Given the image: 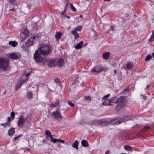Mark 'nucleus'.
Segmentation results:
<instances>
[{
    "label": "nucleus",
    "instance_id": "nucleus-8",
    "mask_svg": "<svg viewBox=\"0 0 154 154\" xmlns=\"http://www.w3.org/2000/svg\"><path fill=\"white\" fill-rule=\"evenodd\" d=\"M53 118L58 121H60L62 119V116L59 111H56L51 114Z\"/></svg>",
    "mask_w": 154,
    "mask_h": 154
},
{
    "label": "nucleus",
    "instance_id": "nucleus-17",
    "mask_svg": "<svg viewBox=\"0 0 154 154\" xmlns=\"http://www.w3.org/2000/svg\"><path fill=\"white\" fill-rule=\"evenodd\" d=\"M59 103V99H57L56 101L54 102H52L50 105V106L51 107H56Z\"/></svg>",
    "mask_w": 154,
    "mask_h": 154
},
{
    "label": "nucleus",
    "instance_id": "nucleus-62",
    "mask_svg": "<svg viewBox=\"0 0 154 154\" xmlns=\"http://www.w3.org/2000/svg\"><path fill=\"white\" fill-rule=\"evenodd\" d=\"M152 56L154 58V52L152 53Z\"/></svg>",
    "mask_w": 154,
    "mask_h": 154
},
{
    "label": "nucleus",
    "instance_id": "nucleus-43",
    "mask_svg": "<svg viewBox=\"0 0 154 154\" xmlns=\"http://www.w3.org/2000/svg\"><path fill=\"white\" fill-rule=\"evenodd\" d=\"M71 4V3H67L66 4L65 8H66V9H67L68 8H69V7H70V4Z\"/></svg>",
    "mask_w": 154,
    "mask_h": 154
},
{
    "label": "nucleus",
    "instance_id": "nucleus-14",
    "mask_svg": "<svg viewBox=\"0 0 154 154\" xmlns=\"http://www.w3.org/2000/svg\"><path fill=\"white\" fill-rule=\"evenodd\" d=\"M15 133V128H12L9 129L8 131V134L10 137L12 136Z\"/></svg>",
    "mask_w": 154,
    "mask_h": 154
},
{
    "label": "nucleus",
    "instance_id": "nucleus-38",
    "mask_svg": "<svg viewBox=\"0 0 154 154\" xmlns=\"http://www.w3.org/2000/svg\"><path fill=\"white\" fill-rule=\"evenodd\" d=\"M58 139H57L55 138H53L52 137L51 138V141L52 142H53L54 143H55L58 142Z\"/></svg>",
    "mask_w": 154,
    "mask_h": 154
},
{
    "label": "nucleus",
    "instance_id": "nucleus-2",
    "mask_svg": "<svg viewBox=\"0 0 154 154\" xmlns=\"http://www.w3.org/2000/svg\"><path fill=\"white\" fill-rule=\"evenodd\" d=\"M37 50L44 56L49 55L51 51V48L48 45L45 44L41 45Z\"/></svg>",
    "mask_w": 154,
    "mask_h": 154
},
{
    "label": "nucleus",
    "instance_id": "nucleus-28",
    "mask_svg": "<svg viewBox=\"0 0 154 154\" xmlns=\"http://www.w3.org/2000/svg\"><path fill=\"white\" fill-rule=\"evenodd\" d=\"M117 99L115 97H113L110 98L109 100L111 103H116V101L117 100Z\"/></svg>",
    "mask_w": 154,
    "mask_h": 154
},
{
    "label": "nucleus",
    "instance_id": "nucleus-35",
    "mask_svg": "<svg viewBox=\"0 0 154 154\" xmlns=\"http://www.w3.org/2000/svg\"><path fill=\"white\" fill-rule=\"evenodd\" d=\"M54 81L56 83L58 84L60 86H61V82L60 81L59 79L57 78H55L54 79Z\"/></svg>",
    "mask_w": 154,
    "mask_h": 154
},
{
    "label": "nucleus",
    "instance_id": "nucleus-31",
    "mask_svg": "<svg viewBox=\"0 0 154 154\" xmlns=\"http://www.w3.org/2000/svg\"><path fill=\"white\" fill-rule=\"evenodd\" d=\"M124 149L127 151H132V148L129 146H125Z\"/></svg>",
    "mask_w": 154,
    "mask_h": 154
},
{
    "label": "nucleus",
    "instance_id": "nucleus-19",
    "mask_svg": "<svg viewBox=\"0 0 154 154\" xmlns=\"http://www.w3.org/2000/svg\"><path fill=\"white\" fill-rule=\"evenodd\" d=\"M83 42L82 41H81L79 43H78L77 45L75 46V48L76 49H79L81 48L82 47V46L83 45Z\"/></svg>",
    "mask_w": 154,
    "mask_h": 154
},
{
    "label": "nucleus",
    "instance_id": "nucleus-20",
    "mask_svg": "<svg viewBox=\"0 0 154 154\" xmlns=\"http://www.w3.org/2000/svg\"><path fill=\"white\" fill-rule=\"evenodd\" d=\"M57 63L59 66H62L64 64L63 59L62 58L59 59Z\"/></svg>",
    "mask_w": 154,
    "mask_h": 154
},
{
    "label": "nucleus",
    "instance_id": "nucleus-29",
    "mask_svg": "<svg viewBox=\"0 0 154 154\" xmlns=\"http://www.w3.org/2000/svg\"><path fill=\"white\" fill-rule=\"evenodd\" d=\"M72 33L73 35L75 36V38L77 39L79 36L78 33L76 32V31L75 30H73L72 31Z\"/></svg>",
    "mask_w": 154,
    "mask_h": 154
},
{
    "label": "nucleus",
    "instance_id": "nucleus-30",
    "mask_svg": "<svg viewBox=\"0 0 154 154\" xmlns=\"http://www.w3.org/2000/svg\"><path fill=\"white\" fill-rule=\"evenodd\" d=\"M45 134L46 136H48L50 138L52 137L51 132L48 130L46 131Z\"/></svg>",
    "mask_w": 154,
    "mask_h": 154
},
{
    "label": "nucleus",
    "instance_id": "nucleus-9",
    "mask_svg": "<svg viewBox=\"0 0 154 154\" xmlns=\"http://www.w3.org/2000/svg\"><path fill=\"white\" fill-rule=\"evenodd\" d=\"M20 57V54L18 52L11 53L9 55V58L14 60L18 59Z\"/></svg>",
    "mask_w": 154,
    "mask_h": 154
},
{
    "label": "nucleus",
    "instance_id": "nucleus-47",
    "mask_svg": "<svg viewBox=\"0 0 154 154\" xmlns=\"http://www.w3.org/2000/svg\"><path fill=\"white\" fill-rule=\"evenodd\" d=\"M110 95V94H107L105 96L103 97V100H104L105 99L109 97Z\"/></svg>",
    "mask_w": 154,
    "mask_h": 154
},
{
    "label": "nucleus",
    "instance_id": "nucleus-22",
    "mask_svg": "<svg viewBox=\"0 0 154 154\" xmlns=\"http://www.w3.org/2000/svg\"><path fill=\"white\" fill-rule=\"evenodd\" d=\"M21 33H24V34L29 36V31L26 28L23 29L21 30Z\"/></svg>",
    "mask_w": 154,
    "mask_h": 154
},
{
    "label": "nucleus",
    "instance_id": "nucleus-37",
    "mask_svg": "<svg viewBox=\"0 0 154 154\" xmlns=\"http://www.w3.org/2000/svg\"><path fill=\"white\" fill-rule=\"evenodd\" d=\"M152 58V56L150 55H148L146 58H145V60L146 61H148L150 59H151Z\"/></svg>",
    "mask_w": 154,
    "mask_h": 154
},
{
    "label": "nucleus",
    "instance_id": "nucleus-48",
    "mask_svg": "<svg viewBox=\"0 0 154 154\" xmlns=\"http://www.w3.org/2000/svg\"><path fill=\"white\" fill-rule=\"evenodd\" d=\"M67 9H66V8H65L64 11H63L62 12V13H61V15L62 17V16H64V15H65L64 14L66 12V11H67Z\"/></svg>",
    "mask_w": 154,
    "mask_h": 154
},
{
    "label": "nucleus",
    "instance_id": "nucleus-5",
    "mask_svg": "<svg viewBox=\"0 0 154 154\" xmlns=\"http://www.w3.org/2000/svg\"><path fill=\"white\" fill-rule=\"evenodd\" d=\"M35 36L31 37L29 39L28 41L26 42L25 45H23L21 47L22 48L24 51H28L29 46H31L33 45L34 40L35 39Z\"/></svg>",
    "mask_w": 154,
    "mask_h": 154
},
{
    "label": "nucleus",
    "instance_id": "nucleus-33",
    "mask_svg": "<svg viewBox=\"0 0 154 154\" xmlns=\"http://www.w3.org/2000/svg\"><path fill=\"white\" fill-rule=\"evenodd\" d=\"M129 87H128L124 89L121 94H122L124 93V95H125L126 94L128 93V91H129Z\"/></svg>",
    "mask_w": 154,
    "mask_h": 154
},
{
    "label": "nucleus",
    "instance_id": "nucleus-63",
    "mask_svg": "<svg viewBox=\"0 0 154 154\" xmlns=\"http://www.w3.org/2000/svg\"><path fill=\"white\" fill-rule=\"evenodd\" d=\"M27 150L29 151L30 150V149L29 148H28L27 149Z\"/></svg>",
    "mask_w": 154,
    "mask_h": 154
},
{
    "label": "nucleus",
    "instance_id": "nucleus-40",
    "mask_svg": "<svg viewBox=\"0 0 154 154\" xmlns=\"http://www.w3.org/2000/svg\"><path fill=\"white\" fill-rule=\"evenodd\" d=\"M22 136V134H20L17 136L15 137L13 139L14 141H15L17 140L19 138L21 137Z\"/></svg>",
    "mask_w": 154,
    "mask_h": 154
},
{
    "label": "nucleus",
    "instance_id": "nucleus-32",
    "mask_svg": "<svg viewBox=\"0 0 154 154\" xmlns=\"http://www.w3.org/2000/svg\"><path fill=\"white\" fill-rule=\"evenodd\" d=\"M154 40V30L152 31V34L150 38L149 39V41L152 42Z\"/></svg>",
    "mask_w": 154,
    "mask_h": 154
},
{
    "label": "nucleus",
    "instance_id": "nucleus-61",
    "mask_svg": "<svg viewBox=\"0 0 154 154\" xmlns=\"http://www.w3.org/2000/svg\"><path fill=\"white\" fill-rule=\"evenodd\" d=\"M149 86V85H147L146 87V89H147Z\"/></svg>",
    "mask_w": 154,
    "mask_h": 154
},
{
    "label": "nucleus",
    "instance_id": "nucleus-42",
    "mask_svg": "<svg viewBox=\"0 0 154 154\" xmlns=\"http://www.w3.org/2000/svg\"><path fill=\"white\" fill-rule=\"evenodd\" d=\"M82 29V27L81 26H79L75 29V31H80Z\"/></svg>",
    "mask_w": 154,
    "mask_h": 154
},
{
    "label": "nucleus",
    "instance_id": "nucleus-50",
    "mask_svg": "<svg viewBox=\"0 0 154 154\" xmlns=\"http://www.w3.org/2000/svg\"><path fill=\"white\" fill-rule=\"evenodd\" d=\"M12 119L11 117H9L8 118V121L7 122H9L10 123V124L11 122L12 121Z\"/></svg>",
    "mask_w": 154,
    "mask_h": 154
},
{
    "label": "nucleus",
    "instance_id": "nucleus-36",
    "mask_svg": "<svg viewBox=\"0 0 154 154\" xmlns=\"http://www.w3.org/2000/svg\"><path fill=\"white\" fill-rule=\"evenodd\" d=\"M1 125L3 126L4 128H5L7 126H8L10 125V124L9 122H7L5 123H1Z\"/></svg>",
    "mask_w": 154,
    "mask_h": 154
},
{
    "label": "nucleus",
    "instance_id": "nucleus-16",
    "mask_svg": "<svg viewBox=\"0 0 154 154\" xmlns=\"http://www.w3.org/2000/svg\"><path fill=\"white\" fill-rule=\"evenodd\" d=\"M28 36V35L24 34V33H21L20 36V40L21 42H23Z\"/></svg>",
    "mask_w": 154,
    "mask_h": 154
},
{
    "label": "nucleus",
    "instance_id": "nucleus-49",
    "mask_svg": "<svg viewBox=\"0 0 154 154\" xmlns=\"http://www.w3.org/2000/svg\"><path fill=\"white\" fill-rule=\"evenodd\" d=\"M15 1L16 0H9L8 2L14 4L15 3Z\"/></svg>",
    "mask_w": 154,
    "mask_h": 154
},
{
    "label": "nucleus",
    "instance_id": "nucleus-51",
    "mask_svg": "<svg viewBox=\"0 0 154 154\" xmlns=\"http://www.w3.org/2000/svg\"><path fill=\"white\" fill-rule=\"evenodd\" d=\"M58 142H59L62 143H64L65 141L63 140H62L60 139H58Z\"/></svg>",
    "mask_w": 154,
    "mask_h": 154
},
{
    "label": "nucleus",
    "instance_id": "nucleus-46",
    "mask_svg": "<svg viewBox=\"0 0 154 154\" xmlns=\"http://www.w3.org/2000/svg\"><path fill=\"white\" fill-rule=\"evenodd\" d=\"M68 103L71 107H73L74 105V104L70 101H68Z\"/></svg>",
    "mask_w": 154,
    "mask_h": 154
},
{
    "label": "nucleus",
    "instance_id": "nucleus-41",
    "mask_svg": "<svg viewBox=\"0 0 154 154\" xmlns=\"http://www.w3.org/2000/svg\"><path fill=\"white\" fill-rule=\"evenodd\" d=\"M85 99L87 100L88 101H91V98L90 96H86L85 97Z\"/></svg>",
    "mask_w": 154,
    "mask_h": 154
},
{
    "label": "nucleus",
    "instance_id": "nucleus-21",
    "mask_svg": "<svg viewBox=\"0 0 154 154\" xmlns=\"http://www.w3.org/2000/svg\"><path fill=\"white\" fill-rule=\"evenodd\" d=\"M133 117L132 115H127L124 116L125 121L133 120Z\"/></svg>",
    "mask_w": 154,
    "mask_h": 154
},
{
    "label": "nucleus",
    "instance_id": "nucleus-64",
    "mask_svg": "<svg viewBox=\"0 0 154 154\" xmlns=\"http://www.w3.org/2000/svg\"><path fill=\"white\" fill-rule=\"evenodd\" d=\"M79 17L80 18H82V15H80L79 16Z\"/></svg>",
    "mask_w": 154,
    "mask_h": 154
},
{
    "label": "nucleus",
    "instance_id": "nucleus-52",
    "mask_svg": "<svg viewBox=\"0 0 154 154\" xmlns=\"http://www.w3.org/2000/svg\"><path fill=\"white\" fill-rule=\"evenodd\" d=\"M114 27H115L114 26H112L111 27V28H110V29H111L112 31H113L114 30Z\"/></svg>",
    "mask_w": 154,
    "mask_h": 154
},
{
    "label": "nucleus",
    "instance_id": "nucleus-23",
    "mask_svg": "<svg viewBox=\"0 0 154 154\" xmlns=\"http://www.w3.org/2000/svg\"><path fill=\"white\" fill-rule=\"evenodd\" d=\"M79 142L77 140H75L72 145V146L78 149Z\"/></svg>",
    "mask_w": 154,
    "mask_h": 154
},
{
    "label": "nucleus",
    "instance_id": "nucleus-60",
    "mask_svg": "<svg viewBox=\"0 0 154 154\" xmlns=\"http://www.w3.org/2000/svg\"><path fill=\"white\" fill-rule=\"evenodd\" d=\"M110 0H104V2H106V1H110Z\"/></svg>",
    "mask_w": 154,
    "mask_h": 154
},
{
    "label": "nucleus",
    "instance_id": "nucleus-18",
    "mask_svg": "<svg viewBox=\"0 0 154 154\" xmlns=\"http://www.w3.org/2000/svg\"><path fill=\"white\" fill-rule=\"evenodd\" d=\"M81 144L83 146L85 147H88L89 145L88 142L85 140H82Z\"/></svg>",
    "mask_w": 154,
    "mask_h": 154
},
{
    "label": "nucleus",
    "instance_id": "nucleus-25",
    "mask_svg": "<svg viewBox=\"0 0 154 154\" xmlns=\"http://www.w3.org/2000/svg\"><path fill=\"white\" fill-rule=\"evenodd\" d=\"M103 105L106 106L107 105H112V104L111 103L109 99H106L103 102Z\"/></svg>",
    "mask_w": 154,
    "mask_h": 154
},
{
    "label": "nucleus",
    "instance_id": "nucleus-4",
    "mask_svg": "<svg viewBox=\"0 0 154 154\" xmlns=\"http://www.w3.org/2000/svg\"><path fill=\"white\" fill-rule=\"evenodd\" d=\"M41 54L38 50H36L34 54V58L35 61L38 63H42L44 64L45 63L47 62V60L45 58L42 57Z\"/></svg>",
    "mask_w": 154,
    "mask_h": 154
},
{
    "label": "nucleus",
    "instance_id": "nucleus-13",
    "mask_svg": "<svg viewBox=\"0 0 154 154\" xmlns=\"http://www.w3.org/2000/svg\"><path fill=\"white\" fill-rule=\"evenodd\" d=\"M126 67L124 66V68L125 69H130L133 66V63L132 62H128L126 64Z\"/></svg>",
    "mask_w": 154,
    "mask_h": 154
},
{
    "label": "nucleus",
    "instance_id": "nucleus-6",
    "mask_svg": "<svg viewBox=\"0 0 154 154\" xmlns=\"http://www.w3.org/2000/svg\"><path fill=\"white\" fill-rule=\"evenodd\" d=\"M116 102L117 103V111H119L121 109L122 106L125 103V100L124 97H121L117 99V100Z\"/></svg>",
    "mask_w": 154,
    "mask_h": 154
},
{
    "label": "nucleus",
    "instance_id": "nucleus-3",
    "mask_svg": "<svg viewBox=\"0 0 154 154\" xmlns=\"http://www.w3.org/2000/svg\"><path fill=\"white\" fill-rule=\"evenodd\" d=\"M9 60L6 57H0V68L4 70H8L10 68Z\"/></svg>",
    "mask_w": 154,
    "mask_h": 154
},
{
    "label": "nucleus",
    "instance_id": "nucleus-55",
    "mask_svg": "<svg viewBox=\"0 0 154 154\" xmlns=\"http://www.w3.org/2000/svg\"><path fill=\"white\" fill-rule=\"evenodd\" d=\"M110 152L109 151H107L106 152L105 154H109Z\"/></svg>",
    "mask_w": 154,
    "mask_h": 154
},
{
    "label": "nucleus",
    "instance_id": "nucleus-27",
    "mask_svg": "<svg viewBox=\"0 0 154 154\" xmlns=\"http://www.w3.org/2000/svg\"><path fill=\"white\" fill-rule=\"evenodd\" d=\"M110 54L109 52H105L103 54V58L105 59H107L108 58L110 55Z\"/></svg>",
    "mask_w": 154,
    "mask_h": 154
},
{
    "label": "nucleus",
    "instance_id": "nucleus-58",
    "mask_svg": "<svg viewBox=\"0 0 154 154\" xmlns=\"http://www.w3.org/2000/svg\"><path fill=\"white\" fill-rule=\"evenodd\" d=\"M49 137H49L48 136H46V139L47 140H49Z\"/></svg>",
    "mask_w": 154,
    "mask_h": 154
},
{
    "label": "nucleus",
    "instance_id": "nucleus-39",
    "mask_svg": "<svg viewBox=\"0 0 154 154\" xmlns=\"http://www.w3.org/2000/svg\"><path fill=\"white\" fill-rule=\"evenodd\" d=\"M23 83V82H21L20 81L16 85V87L17 88H20V87Z\"/></svg>",
    "mask_w": 154,
    "mask_h": 154
},
{
    "label": "nucleus",
    "instance_id": "nucleus-56",
    "mask_svg": "<svg viewBox=\"0 0 154 154\" xmlns=\"http://www.w3.org/2000/svg\"><path fill=\"white\" fill-rule=\"evenodd\" d=\"M9 11H15V9L14 8H13L12 9H10L9 10Z\"/></svg>",
    "mask_w": 154,
    "mask_h": 154
},
{
    "label": "nucleus",
    "instance_id": "nucleus-44",
    "mask_svg": "<svg viewBox=\"0 0 154 154\" xmlns=\"http://www.w3.org/2000/svg\"><path fill=\"white\" fill-rule=\"evenodd\" d=\"M70 7L71 10L75 12L76 11V8L73 6L72 4H70Z\"/></svg>",
    "mask_w": 154,
    "mask_h": 154
},
{
    "label": "nucleus",
    "instance_id": "nucleus-59",
    "mask_svg": "<svg viewBox=\"0 0 154 154\" xmlns=\"http://www.w3.org/2000/svg\"><path fill=\"white\" fill-rule=\"evenodd\" d=\"M28 8L29 9H30V8H31V6L30 5H28Z\"/></svg>",
    "mask_w": 154,
    "mask_h": 154
},
{
    "label": "nucleus",
    "instance_id": "nucleus-26",
    "mask_svg": "<svg viewBox=\"0 0 154 154\" xmlns=\"http://www.w3.org/2000/svg\"><path fill=\"white\" fill-rule=\"evenodd\" d=\"M17 42L15 41H9V45H11L13 47H15L17 45Z\"/></svg>",
    "mask_w": 154,
    "mask_h": 154
},
{
    "label": "nucleus",
    "instance_id": "nucleus-45",
    "mask_svg": "<svg viewBox=\"0 0 154 154\" xmlns=\"http://www.w3.org/2000/svg\"><path fill=\"white\" fill-rule=\"evenodd\" d=\"M11 116L12 117V118L13 119L15 117V113L14 112H12L11 113Z\"/></svg>",
    "mask_w": 154,
    "mask_h": 154
},
{
    "label": "nucleus",
    "instance_id": "nucleus-34",
    "mask_svg": "<svg viewBox=\"0 0 154 154\" xmlns=\"http://www.w3.org/2000/svg\"><path fill=\"white\" fill-rule=\"evenodd\" d=\"M150 129V128L149 126H145L142 129V131L144 132H145L149 130Z\"/></svg>",
    "mask_w": 154,
    "mask_h": 154
},
{
    "label": "nucleus",
    "instance_id": "nucleus-15",
    "mask_svg": "<svg viewBox=\"0 0 154 154\" xmlns=\"http://www.w3.org/2000/svg\"><path fill=\"white\" fill-rule=\"evenodd\" d=\"M62 35V33L60 32H57L56 34L55 37L57 42H59V40L60 38Z\"/></svg>",
    "mask_w": 154,
    "mask_h": 154
},
{
    "label": "nucleus",
    "instance_id": "nucleus-1",
    "mask_svg": "<svg viewBox=\"0 0 154 154\" xmlns=\"http://www.w3.org/2000/svg\"><path fill=\"white\" fill-rule=\"evenodd\" d=\"M125 121L124 116L122 118L119 117L112 119H105L102 120H94L92 122V124L95 125H99L102 126L106 125L110 123L115 122L113 124L114 125H118L122 123Z\"/></svg>",
    "mask_w": 154,
    "mask_h": 154
},
{
    "label": "nucleus",
    "instance_id": "nucleus-11",
    "mask_svg": "<svg viewBox=\"0 0 154 154\" xmlns=\"http://www.w3.org/2000/svg\"><path fill=\"white\" fill-rule=\"evenodd\" d=\"M57 61L54 59H51L49 62H48V65L49 67H55L56 65Z\"/></svg>",
    "mask_w": 154,
    "mask_h": 154
},
{
    "label": "nucleus",
    "instance_id": "nucleus-7",
    "mask_svg": "<svg viewBox=\"0 0 154 154\" xmlns=\"http://www.w3.org/2000/svg\"><path fill=\"white\" fill-rule=\"evenodd\" d=\"M27 118L28 116L25 118L23 116L21 115L19 117L18 121V125L20 127H22L24 125L25 122H27L28 123V121L27 120Z\"/></svg>",
    "mask_w": 154,
    "mask_h": 154
},
{
    "label": "nucleus",
    "instance_id": "nucleus-53",
    "mask_svg": "<svg viewBox=\"0 0 154 154\" xmlns=\"http://www.w3.org/2000/svg\"><path fill=\"white\" fill-rule=\"evenodd\" d=\"M63 16H64L65 17H67L68 19H70V17L69 16H67L66 15H64Z\"/></svg>",
    "mask_w": 154,
    "mask_h": 154
},
{
    "label": "nucleus",
    "instance_id": "nucleus-24",
    "mask_svg": "<svg viewBox=\"0 0 154 154\" xmlns=\"http://www.w3.org/2000/svg\"><path fill=\"white\" fill-rule=\"evenodd\" d=\"M32 96L33 94L31 92L29 91L27 92L26 94V97L27 99H31L32 97Z\"/></svg>",
    "mask_w": 154,
    "mask_h": 154
},
{
    "label": "nucleus",
    "instance_id": "nucleus-12",
    "mask_svg": "<svg viewBox=\"0 0 154 154\" xmlns=\"http://www.w3.org/2000/svg\"><path fill=\"white\" fill-rule=\"evenodd\" d=\"M30 73L26 74L25 75H23L21 76V79L20 80L21 82H26L28 79L29 76L30 75Z\"/></svg>",
    "mask_w": 154,
    "mask_h": 154
},
{
    "label": "nucleus",
    "instance_id": "nucleus-57",
    "mask_svg": "<svg viewBox=\"0 0 154 154\" xmlns=\"http://www.w3.org/2000/svg\"><path fill=\"white\" fill-rule=\"evenodd\" d=\"M117 70H116L115 69V70H114V74H116V73H117Z\"/></svg>",
    "mask_w": 154,
    "mask_h": 154
},
{
    "label": "nucleus",
    "instance_id": "nucleus-54",
    "mask_svg": "<svg viewBox=\"0 0 154 154\" xmlns=\"http://www.w3.org/2000/svg\"><path fill=\"white\" fill-rule=\"evenodd\" d=\"M143 98L144 100H145L146 99V96H144L143 95Z\"/></svg>",
    "mask_w": 154,
    "mask_h": 154
},
{
    "label": "nucleus",
    "instance_id": "nucleus-10",
    "mask_svg": "<svg viewBox=\"0 0 154 154\" xmlns=\"http://www.w3.org/2000/svg\"><path fill=\"white\" fill-rule=\"evenodd\" d=\"M103 69L100 66H97L93 68L91 72L93 73H96L97 74L102 71Z\"/></svg>",
    "mask_w": 154,
    "mask_h": 154
}]
</instances>
